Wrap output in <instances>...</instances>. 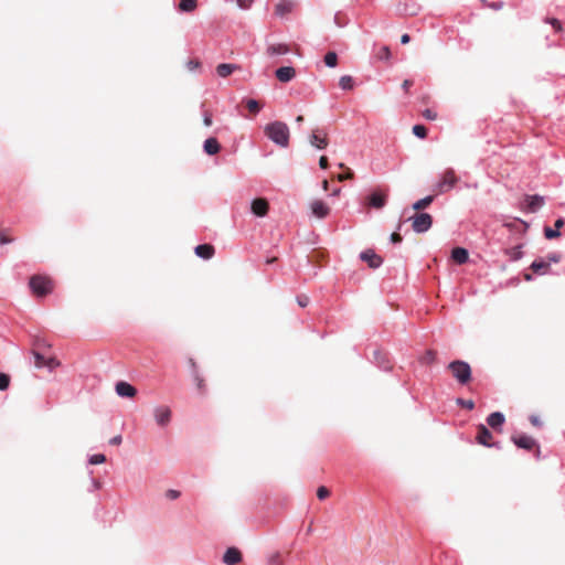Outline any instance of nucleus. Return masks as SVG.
<instances>
[{"mask_svg": "<svg viewBox=\"0 0 565 565\" xmlns=\"http://www.w3.org/2000/svg\"><path fill=\"white\" fill-rule=\"evenodd\" d=\"M265 135L276 145L280 147H288L289 145V128L282 121H274L265 126Z\"/></svg>", "mask_w": 565, "mask_h": 565, "instance_id": "nucleus-1", "label": "nucleus"}, {"mask_svg": "<svg viewBox=\"0 0 565 565\" xmlns=\"http://www.w3.org/2000/svg\"><path fill=\"white\" fill-rule=\"evenodd\" d=\"M29 286L38 297H44L53 291V280L44 275H34L30 278Z\"/></svg>", "mask_w": 565, "mask_h": 565, "instance_id": "nucleus-2", "label": "nucleus"}, {"mask_svg": "<svg viewBox=\"0 0 565 565\" xmlns=\"http://www.w3.org/2000/svg\"><path fill=\"white\" fill-rule=\"evenodd\" d=\"M448 369L452 376L462 385L467 384L471 380V367L470 365L461 360H456L449 363Z\"/></svg>", "mask_w": 565, "mask_h": 565, "instance_id": "nucleus-3", "label": "nucleus"}, {"mask_svg": "<svg viewBox=\"0 0 565 565\" xmlns=\"http://www.w3.org/2000/svg\"><path fill=\"white\" fill-rule=\"evenodd\" d=\"M412 228L416 233H425L433 225V217L428 213H417L411 217Z\"/></svg>", "mask_w": 565, "mask_h": 565, "instance_id": "nucleus-4", "label": "nucleus"}, {"mask_svg": "<svg viewBox=\"0 0 565 565\" xmlns=\"http://www.w3.org/2000/svg\"><path fill=\"white\" fill-rule=\"evenodd\" d=\"M511 440L514 443L515 446L519 448L525 449V450H532L536 449V456L540 455V447L536 443V440L527 435H513L511 437Z\"/></svg>", "mask_w": 565, "mask_h": 565, "instance_id": "nucleus-5", "label": "nucleus"}, {"mask_svg": "<svg viewBox=\"0 0 565 565\" xmlns=\"http://www.w3.org/2000/svg\"><path fill=\"white\" fill-rule=\"evenodd\" d=\"M458 182V178L452 169H447L443 177L440 182L438 183V192L445 193L451 190Z\"/></svg>", "mask_w": 565, "mask_h": 565, "instance_id": "nucleus-6", "label": "nucleus"}, {"mask_svg": "<svg viewBox=\"0 0 565 565\" xmlns=\"http://www.w3.org/2000/svg\"><path fill=\"white\" fill-rule=\"evenodd\" d=\"M544 198L541 195H525L524 203L522 204V209L526 212L534 213L540 210L544 205Z\"/></svg>", "mask_w": 565, "mask_h": 565, "instance_id": "nucleus-7", "label": "nucleus"}, {"mask_svg": "<svg viewBox=\"0 0 565 565\" xmlns=\"http://www.w3.org/2000/svg\"><path fill=\"white\" fill-rule=\"evenodd\" d=\"M476 439L478 444L486 447L497 446L492 440L493 436L491 431L483 424L478 425Z\"/></svg>", "mask_w": 565, "mask_h": 565, "instance_id": "nucleus-8", "label": "nucleus"}, {"mask_svg": "<svg viewBox=\"0 0 565 565\" xmlns=\"http://www.w3.org/2000/svg\"><path fill=\"white\" fill-rule=\"evenodd\" d=\"M296 7V2L292 0H278L275 4V14L279 18H284L291 13Z\"/></svg>", "mask_w": 565, "mask_h": 565, "instance_id": "nucleus-9", "label": "nucleus"}, {"mask_svg": "<svg viewBox=\"0 0 565 565\" xmlns=\"http://www.w3.org/2000/svg\"><path fill=\"white\" fill-rule=\"evenodd\" d=\"M387 194L380 190L374 191L369 198L366 204L375 209H382L385 206Z\"/></svg>", "mask_w": 565, "mask_h": 565, "instance_id": "nucleus-10", "label": "nucleus"}, {"mask_svg": "<svg viewBox=\"0 0 565 565\" xmlns=\"http://www.w3.org/2000/svg\"><path fill=\"white\" fill-rule=\"evenodd\" d=\"M310 143L318 149H324L328 146L327 132L315 129L310 136Z\"/></svg>", "mask_w": 565, "mask_h": 565, "instance_id": "nucleus-11", "label": "nucleus"}, {"mask_svg": "<svg viewBox=\"0 0 565 565\" xmlns=\"http://www.w3.org/2000/svg\"><path fill=\"white\" fill-rule=\"evenodd\" d=\"M360 257L363 262H366L371 268H377L383 263L382 257L375 254L373 249L362 252Z\"/></svg>", "mask_w": 565, "mask_h": 565, "instance_id": "nucleus-12", "label": "nucleus"}, {"mask_svg": "<svg viewBox=\"0 0 565 565\" xmlns=\"http://www.w3.org/2000/svg\"><path fill=\"white\" fill-rule=\"evenodd\" d=\"M115 391L121 397L134 398L137 395L136 387L124 381L116 384Z\"/></svg>", "mask_w": 565, "mask_h": 565, "instance_id": "nucleus-13", "label": "nucleus"}, {"mask_svg": "<svg viewBox=\"0 0 565 565\" xmlns=\"http://www.w3.org/2000/svg\"><path fill=\"white\" fill-rule=\"evenodd\" d=\"M226 565H237L242 562V553L237 547H228L223 555Z\"/></svg>", "mask_w": 565, "mask_h": 565, "instance_id": "nucleus-14", "label": "nucleus"}, {"mask_svg": "<svg viewBox=\"0 0 565 565\" xmlns=\"http://www.w3.org/2000/svg\"><path fill=\"white\" fill-rule=\"evenodd\" d=\"M312 214L318 218H324L330 213V207L321 200H316L310 204Z\"/></svg>", "mask_w": 565, "mask_h": 565, "instance_id": "nucleus-15", "label": "nucleus"}, {"mask_svg": "<svg viewBox=\"0 0 565 565\" xmlns=\"http://www.w3.org/2000/svg\"><path fill=\"white\" fill-rule=\"evenodd\" d=\"M269 204L266 199L258 198L252 202V212L259 217L265 216L268 213Z\"/></svg>", "mask_w": 565, "mask_h": 565, "instance_id": "nucleus-16", "label": "nucleus"}, {"mask_svg": "<svg viewBox=\"0 0 565 565\" xmlns=\"http://www.w3.org/2000/svg\"><path fill=\"white\" fill-rule=\"evenodd\" d=\"M154 418L158 425L166 426L171 419V409L168 406H159L154 409Z\"/></svg>", "mask_w": 565, "mask_h": 565, "instance_id": "nucleus-17", "label": "nucleus"}, {"mask_svg": "<svg viewBox=\"0 0 565 565\" xmlns=\"http://www.w3.org/2000/svg\"><path fill=\"white\" fill-rule=\"evenodd\" d=\"M504 415L500 412L491 413L487 417V424L494 430L501 431L502 425L504 424Z\"/></svg>", "mask_w": 565, "mask_h": 565, "instance_id": "nucleus-18", "label": "nucleus"}, {"mask_svg": "<svg viewBox=\"0 0 565 565\" xmlns=\"http://www.w3.org/2000/svg\"><path fill=\"white\" fill-rule=\"evenodd\" d=\"M276 77L281 83H288L296 76V71L291 66H282L276 70Z\"/></svg>", "mask_w": 565, "mask_h": 565, "instance_id": "nucleus-19", "label": "nucleus"}, {"mask_svg": "<svg viewBox=\"0 0 565 565\" xmlns=\"http://www.w3.org/2000/svg\"><path fill=\"white\" fill-rule=\"evenodd\" d=\"M214 253L215 248L211 244H201L195 247V254L203 259L212 258Z\"/></svg>", "mask_w": 565, "mask_h": 565, "instance_id": "nucleus-20", "label": "nucleus"}, {"mask_svg": "<svg viewBox=\"0 0 565 565\" xmlns=\"http://www.w3.org/2000/svg\"><path fill=\"white\" fill-rule=\"evenodd\" d=\"M564 224H565V221L563 218L556 220V222L554 224V228H551L547 226L544 228V236L547 239H553V238L559 237L561 236L559 228L563 227Z\"/></svg>", "mask_w": 565, "mask_h": 565, "instance_id": "nucleus-21", "label": "nucleus"}, {"mask_svg": "<svg viewBox=\"0 0 565 565\" xmlns=\"http://www.w3.org/2000/svg\"><path fill=\"white\" fill-rule=\"evenodd\" d=\"M203 149L209 156H214L220 152L221 145L216 138L211 137L204 141Z\"/></svg>", "mask_w": 565, "mask_h": 565, "instance_id": "nucleus-22", "label": "nucleus"}, {"mask_svg": "<svg viewBox=\"0 0 565 565\" xmlns=\"http://www.w3.org/2000/svg\"><path fill=\"white\" fill-rule=\"evenodd\" d=\"M530 268L533 270V273H535L537 275H545L550 271L551 264H550V262H545L543 259H537L531 264Z\"/></svg>", "mask_w": 565, "mask_h": 565, "instance_id": "nucleus-23", "label": "nucleus"}, {"mask_svg": "<svg viewBox=\"0 0 565 565\" xmlns=\"http://www.w3.org/2000/svg\"><path fill=\"white\" fill-rule=\"evenodd\" d=\"M451 258L459 265L465 264L469 258L468 250L462 247H455L451 250Z\"/></svg>", "mask_w": 565, "mask_h": 565, "instance_id": "nucleus-24", "label": "nucleus"}, {"mask_svg": "<svg viewBox=\"0 0 565 565\" xmlns=\"http://www.w3.org/2000/svg\"><path fill=\"white\" fill-rule=\"evenodd\" d=\"M237 68L238 66L235 64L222 63L217 65L216 73L221 77H227Z\"/></svg>", "mask_w": 565, "mask_h": 565, "instance_id": "nucleus-25", "label": "nucleus"}, {"mask_svg": "<svg viewBox=\"0 0 565 565\" xmlns=\"http://www.w3.org/2000/svg\"><path fill=\"white\" fill-rule=\"evenodd\" d=\"M289 46L286 44H271L267 47L269 55H282L289 52Z\"/></svg>", "mask_w": 565, "mask_h": 565, "instance_id": "nucleus-26", "label": "nucleus"}, {"mask_svg": "<svg viewBox=\"0 0 565 565\" xmlns=\"http://www.w3.org/2000/svg\"><path fill=\"white\" fill-rule=\"evenodd\" d=\"M198 8V0H180L179 10L182 12H193Z\"/></svg>", "mask_w": 565, "mask_h": 565, "instance_id": "nucleus-27", "label": "nucleus"}, {"mask_svg": "<svg viewBox=\"0 0 565 565\" xmlns=\"http://www.w3.org/2000/svg\"><path fill=\"white\" fill-rule=\"evenodd\" d=\"M433 201H434V196L433 195H428V196H426L424 199H420L417 202H415L413 204V209L415 211H423L426 207H428L431 204Z\"/></svg>", "mask_w": 565, "mask_h": 565, "instance_id": "nucleus-28", "label": "nucleus"}, {"mask_svg": "<svg viewBox=\"0 0 565 565\" xmlns=\"http://www.w3.org/2000/svg\"><path fill=\"white\" fill-rule=\"evenodd\" d=\"M522 245H518L511 248L505 249V254L510 257L511 260L515 262L522 257Z\"/></svg>", "mask_w": 565, "mask_h": 565, "instance_id": "nucleus-29", "label": "nucleus"}, {"mask_svg": "<svg viewBox=\"0 0 565 565\" xmlns=\"http://www.w3.org/2000/svg\"><path fill=\"white\" fill-rule=\"evenodd\" d=\"M437 359V352L434 350H427L425 354L420 358V362L423 364H433Z\"/></svg>", "mask_w": 565, "mask_h": 565, "instance_id": "nucleus-30", "label": "nucleus"}, {"mask_svg": "<svg viewBox=\"0 0 565 565\" xmlns=\"http://www.w3.org/2000/svg\"><path fill=\"white\" fill-rule=\"evenodd\" d=\"M339 86L342 89H352L353 88V78L350 75H343L339 79Z\"/></svg>", "mask_w": 565, "mask_h": 565, "instance_id": "nucleus-31", "label": "nucleus"}, {"mask_svg": "<svg viewBox=\"0 0 565 565\" xmlns=\"http://www.w3.org/2000/svg\"><path fill=\"white\" fill-rule=\"evenodd\" d=\"M14 242V238L11 236L9 228H3L0 231V245L10 244Z\"/></svg>", "mask_w": 565, "mask_h": 565, "instance_id": "nucleus-32", "label": "nucleus"}, {"mask_svg": "<svg viewBox=\"0 0 565 565\" xmlns=\"http://www.w3.org/2000/svg\"><path fill=\"white\" fill-rule=\"evenodd\" d=\"M324 63L329 67H335L338 64V55L335 52H328L324 55Z\"/></svg>", "mask_w": 565, "mask_h": 565, "instance_id": "nucleus-33", "label": "nucleus"}, {"mask_svg": "<svg viewBox=\"0 0 565 565\" xmlns=\"http://www.w3.org/2000/svg\"><path fill=\"white\" fill-rule=\"evenodd\" d=\"M246 107L253 115H256L260 110L262 105L255 99H248Z\"/></svg>", "mask_w": 565, "mask_h": 565, "instance_id": "nucleus-34", "label": "nucleus"}, {"mask_svg": "<svg viewBox=\"0 0 565 565\" xmlns=\"http://www.w3.org/2000/svg\"><path fill=\"white\" fill-rule=\"evenodd\" d=\"M339 167L347 169L345 173L338 174L337 179L339 182H343L345 180H351L354 178V173L349 168H347L343 163H340Z\"/></svg>", "mask_w": 565, "mask_h": 565, "instance_id": "nucleus-35", "label": "nucleus"}, {"mask_svg": "<svg viewBox=\"0 0 565 565\" xmlns=\"http://www.w3.org/2000/svg\"><path fill=\"white\" fill-rule=\"evenodd\" d=\"M376 57H377L379 60H386V61H387V60H390V57H391V51H390V47H388V46H386V45H384V46L380 47V50H379V51H377V53H376Z\"/></svg>", "mask_w": 565, "mask_h": 565, "instance_id": "nucleus-36", "label": "nucleus"}, {"mask_svg": "<svg viewBox=\"0 0 565 565\" xmlns=\"http://www.w3.org/2000/svg\"><path fill=\"white\" fill-rule=\"evenodd\" d=\"M32 354H33L34 360H35L34 361V365L36 367L40 369V367L45 366L46 359L42 354H40L38 351H33Z\"/></svg>", "mask_w": 565, "mask_h": 565, "instance_id": "nucleus-37", "label": "nucleus"}, {"mask_svg": "<svg viewBox=\"0 0 565 565\" xmlns=\"http://www.w3.org/2000/svg\"><path fill=\"white\" fill-rule=\"evenodd\" d=\"M413 132L415 136H417L418 138H425L427 136V129L425 126L423 125H415L413 127Z\"/></svg>", "mask_w": 565, "mask_h": 565, "instance_id": "nucleus-38", "label": "nucleus"}, {"mask_svg": "<svg viewBox=\"0 0 565 565\" xmlns=\"http://www.w3.org/2000/svg\"><path fill=\"white\" fill-rule=\"evenodd\" d=\"M546 23H550L553 29L556 31V32H562L563 31V25H562V22L555 18H547L545 20Z\"/></svg>", "mask_w": 565, "mask_h": 565, "instance_id": "nucleus-39", "label": "nucleus"}, {"mask_svg": "<svg viewBox=\"0 0 565 565\" xmlns=\"http://www.w3.org/2000/svg\"><path fill=\"white\" fill-rule=\"evenodd\" d=\"M10 385V376L6 373H0V391H6Z\"/></svg>", "mask_w": 565, "mask_h": 565, "instance_id": "nucleus-40", "label": "nucleus"}, {"mask_svg": "<svg viewBox=\"0 0 565 565\" xmlns=\"http://www.w3.org/2000/svg\"><path fill=\"white\" fill-rule=\"evenodd\" d=\"M330 495V490L324 487V486H321L317 489V497L319 500H324L327 498H329Z\"/></svg>", "mask_w": 565, "mask_h": 565, "instance_id": "nucleus-41", "label": "nucleus"}, {"mask_svg": "<svg viewBox=\"0 0 565 565\" xmlns=\"http://www.w3.org/2000/svg\"><path fill=\"white\" fill-rule=\"evenodd\" d=\"M105 461H106V457L103 454H96L89 458L90 465H99V463H104Z\"/></svg>", "mask_w": 565, "mask_h": 565, "instance_id": "nucleus-42", "label": "nucleus"}, {"mask_svg": "<svg viewBox=\"0 0 565 565\" xmlns=\"http://www.w3.org/2000/svg\"><path fill=\"white\" fill-rule=\"evenodd\" d=\"M194 381H195V384H196V387L198 390L201 392V393H204L205 392V382L204 380L200 376V375H195L194 376Z\"/></svg>", "mask_w": 565, "mask_h": 565, "instance_id": "nucleus-43", "label": "nucleus"}, {"mask_svg": "<svg viewBox=\"0 0 565 565\" xmlns=\"http://www.w3.org/2000/svg\"><path fill=\"white\" fill-rule=\"evenodd\" d=\"M457 403L459 405H461L462 407L467 408V409H473L475 408V403L471 399L458 398Z\"/></svg>", "mask_w": 565, "mask_h": 565, "instance_id": "nucleus-44", "label": "nucleus"}, {"mask_svg": "<svg viewBox=\"0 0 565 565\" xmlns=\"http://www.w3.org/2000/svg\"><path fill=\"white\" fill-rule=\"evenodd\" d=\"M203 124H204L206 127L212 126L213 120H212V113H211L210 110H205V111H204V115H203Z\"/></svg>", "mask_w": 565, "mask_h": 565, "instance_id": "nucleus-45", "label": "nucleus"}, {"mask_svg": "<svg viewBox=\"0 0 565 565\" xmlns=\"http://www.w3.org/2000/svg\"><path fill=\"white\" fill-rule=\"evenodd\" d=\"M297 302L300 307L305 308L309 303V297L306 295H300L297 297Z\"/></svg>", "mask_w": 565, "mask_h": 565, "instance_id": "nucleus-46", "label": "nucleus"}, {"mask_svg": "<svg viewBox=\"0 0 565 565\" xmlns=\"http://www.w3.org/2000/svg\"><path fill=\"white\" fill-rule=\"evenodd\" d=\"M180 491L178 490H174V489H170L166 492V497L170 500H175L180 497Z\"/></svg>", "mask_w": 565, "mask_h": 565, "instance_id": "nucleus-47", "label": "nucleus"}, {"mask_svg": "<svg viewBox=\"0 0 565 565\" xmlns=\"http://www.w3.org/2000/svg\"><path fill=\"white\" fill-rule=\"evenodd\" d=\"M423 116L428 120H435L437 118V114L431 109L424 110Z\"/></svg>", "mask_w": 565, "mask_h": 565, "instance_id": "nucleus-48", "label": "nucleus"}, {"mask_svg": "<svg viewBox=\"0 0 565 565\" xmlns=\"http://www.w3.org/2000/svg\"><path fill=\"white\" fill-rule=\"evenodd\" d=\"M201 65V63L198 61V60H190L188 63H186V66L190 71H194L196 68H199Z\"/></svg>", "mask_w": 565, "mask_h": 565, "instance_id": "nucleus-49", "label": "nucleus"}, {"mask_svg": "<svg viewBox=\"0 0 565 565\" xmlns=\"http://www.w3.org/2000/svg\"><path fill=\"white\" fill-rule=\"evenodd\" d=\"M58 365H60V362L56 359H54V358L46 359L45 366H49L50 369H54Z\"/></svg>", "mask_w": 565, "mask_h": 565, "instance_id": "nucleus-50", "label": "nucleus"}, {"mask_svg": "<svg viewBox=\"0 0 565 565\" xmlns=\"http://www.w3.org/2000/svg\"><path fill=\"white\" fill-rule=\"evenodd\" d=\"M236 2H237L239 8L248 9L252 6L253 0H236Z\"/></svg>", "mask_w": 565, "mask_h": 565, "instance_id": "nucleus-51", "label": "nucleus"}, {"mask_svg": "<svg viewBox=\"0 0 565 565\" xmlns=\"http://www.w3.org/2000/svg\"><path fill=\"white\" fill-rule=\"evenodd\" d=\"M319 166L321 169H327L329 166L328 158L326 156L320 157Z\"/></svg>", "mask_w": 565, "mask_h": 565, "instance_id": "nucleus-52", "label": "nucleus"}, {"mask_svg": "<svg viewBox=\"0 0 565 565\" xmlns=\"http://www.w3.org/2000/svg\"><path fill=\"white\" fill-rule=\"evenodd\" d=\"M402 239L403 238H402L401 234H398L396 232L391 235V242L394 243V244L401 243Z\"/></svg>", "mask_w": 565, "mask_h": 565, "instance_id": "nucleus-53", "label": "nucleus"}, {"mask_svg": "<svg viewBox=\"0 0 565 565\" xmlns=\"http://www.w3.org/2000/svg\"><path fill=\"white\" fill-rule=\"evenodd\" d=\"M122 441V438L120 435H117L115 437H113L110 440H109V444L110 445H114V446H117V445H120Z\"/></svg>", "mask_w": 565, "mask_h": 565, "instance_id": "nucleus-54", "label": "nucleus"}, {"mask_svg": "<svg viewBox=\"0 0 565 565\" xmlns=\"http://www.w3.org/2000/svg\"><path fill=\"white\" fill-rule=\"evenodd\" d=\"M413 86V81L405 79L402 84L403 89L407 93L409 88Z\"/></svg>", "mask_w": 565, "mask_h": 565, "instance_id": "nucleus-55", "label": "nucleus"}, {"mask_svg": "<svg viewBox=\"0 0 565 565\" xmlns=\"http://www.w3.org/2000/svg\"><path fill=\"white\" fill-rule=\"evenodd\" d=\"M491 9L499 10L503 7V2H492L489 4Z\"/></svg>", "mask_w": 565, "mask_h": 565, "instance_id": "nucleus-56", "label": "nucleus"}, {"mask_svg": "<svg viewBox=\"0 0 565 565\" xmlns=\"http://www.w3.org/2000/svg\"><path fill=\"white\" fill-rule=\"evenodd\" d=\"M409 41H411V36H409L407 33H405V34H403V35L401 36V42H402L403 44H407Z\"/></svg>", "mask_w": 565, "mask_h": 565, "instance_id": "nucleus-57", "label": "nucleus"}, {"mask_svg": "<svg viewBox=\"0 0 565 565\" xmlns=\"http://www.w3.org/2000/svg\"><path fill=\"white\" fill-rule=\"evenodd\" d=\"M548 260L553 262V263H557L559 260V255L558 254H551L548 256Z\"/></svg>", "mask_w": 565, "mask_h": 565, "instance_id": "nucleus-58", "label": "nucleus"}, {"mask_svg": "<svg viewBox=\"0 0 565 565\" xmlns=\"http://www.w3.org/2000/svg\"><path fill=\"white\" fill-rule=\"evenodd\" d=\"M531 423L534 425V426H540L541 425V422L539 420L537 417L535 416H532L531 417Z\"/></svg>", "mask_w": 565, "mask_h": 565, "instance_id": "nucleus-59", "label": "nucleus"}, {"mask_svg": "<svg viewBox=\"0 0 565 565\" xmlns=\"http://www.w3.org/2000/svg\"><path fill=\"white\" fill-rule=\"evenodd\" d=\"M303 120H305V118H303V116H302V115H299V116H297V118H296V122H298V124L303 122Z\"/></svg>", "mask_w": 565, "mask_h": 565, "instance_id": "nucleus-60", "label": "nucleus"}, {"mask_svg": "<svg viewBox=\"0 0 565 565\" xmlns=\"http://www.w3.org/2000/svg\"><path fill=\"white\" fill-rule=\"evenodd\" d=\"M275 262H277V257H271L266 260L267 264H273Z\"/></svg>", "mask_w": 565, "mask_h": 565, "instance_id": "nucleus-61", "label": "nucleus"}, {"mask_svg": "<svg viewBox=\"0 0 565 565\" xmlns=\"http://www.w3.org/2000/svg\"><path fill=\"white\" fill-rule=\"evenodd\" d=\"M524 279L526 281H531L532 280V275L531 274H524Z\"/></svg>", "mask_w": 565, "mask_h": 565, "instance_id": "nucleus-62", "label": "nucleus"}, {"mask_svg": "<svg viewBox=\"0 0 565 565\" xmlns=\"http://www.w3.org/2000/svg\"><path fill=\"white\" fill-rule=\"evenodd\" d=\"M328 185H329V182H328L327 180H324V181L322 182V186H323V189H324V190H328Z\"/></svg>", "mask_w": 565, "mask_h": 565, "instance_id": "nucleus-63", "label": "nucleus"}]
</instances>
